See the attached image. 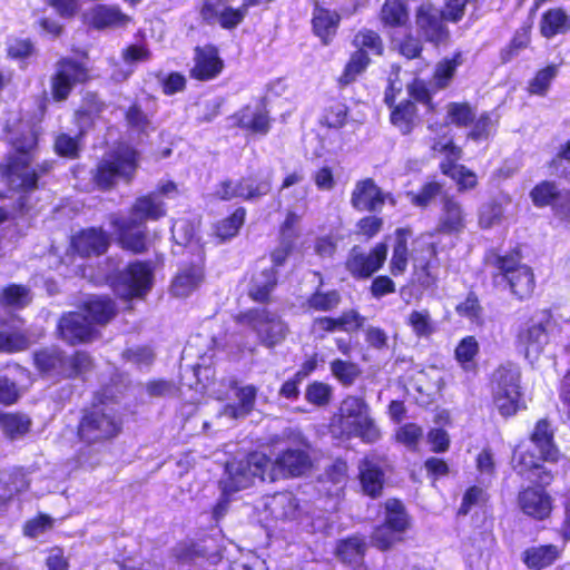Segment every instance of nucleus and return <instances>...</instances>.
Here are the masks:
<instances>
[{
	"mask_svg": "<svg viewBox=\"0 0 570 570\" xmlns=\"http://www.w3.org/2000/svg\"><path fill=\"white\" fill-rule=\"evenodd\" d=\"M559 67L557 65L548 66L537 72L529 83V91L532 95L544 96L549 90L552 80L557 77Z\"/></svg>",
	"mask_w": 570,
	"mask_h": 570,
	"instance_id": "13d9d810",
	"label": "nucleus"
},
{
	"mask_svg": "<svg viewBox=\"0 0 570 570\" xmlns=\"http://www.w3.org/2000/svg\"><path fill=\"white\" fill-rule=\"evenodd\" d=\"M442 129L444 130L442 139L432 146L434 151L445 156V160L440 165L441 171L458 184L460 191L473 189L478 184L476 175L465 166L455 164L461 158V149L448 137L449 127L442 126Z\"/></svg>",
	"mask_w": 570,
	"mask_h": 570,
	"instance_id": "f8f14e48",
	"label": "nucleus"
},
{
	"mask_svg": "<svg viewBox=\"0 0 570 570\" xmlns=\"http://www.w3.org/2000/svg\"><path fill=\"white\" fill-rule=\"evenodd\" d=\"M511 204V198L507 195L483 204L479 212V224L482 228H491L500 225L504 220L505 207Z\"/></svg>",
	"mask_w": 570,
	"mask_h": 570,
	"instance_id": "72a5a7b5",
	"label": "nucleus"
},
{
	"mask_svg": "<svg viewBox=\"0 0 570 570\" xmlns=\"http://www.w3.org/2000/svg\"><path fill=\"white\" fill-rule=\"evenodd\" d=\"M347 119V107L338 100H332L324 108L321 124L333 129L342 128Z\"/></svg>",
	"mask_w": 570,
	"mask_h": 570,
	"instance_id": "49530a36",
	"label": "nucleus"
},
{
	"mask_svg": "<svg viewBox=\"0 0 570 570\" xmlns=\"http://www.w3.org/2000/svg\"><path fill=\"white\" fill-rule=\"evenodd\" d=\"M493 265L509 284L511 293L519 299L529 298L535 287L532 269L520 263L517 255L495 256Z\"/></svg>",
	"mask_w": 570,
	"mask_h": 570,
	"instance_id": "9d476101",
	"label": "nucleus"
},
{
	"mask_svg": "<svg viewBox=\"0 0 570 570\" xmlns=\"http://www.w3.org/2000/svg\"><path fill=\"white\" fill-rule=\"evenodd\" d=\"M239 198L255 199L267 195L271 190V177L264 178H244L238 180Z\"/></svg>",
	"mask_w": 570,
	"mask_h": 570,
	"instance_id": "c03bdc74",
	"label": "nucleus"
},
{
	"mask_svg": "<svg viewBox=\"0 0 570 570\" xmlns=\"http://www.w3.org/2000/svg\"><path fill=\"white\" fill-rule=\"evenodd\" d=\"M271 459L259 452L250 453L242 460H232L225 465V473L219 482L223 497L249 488L256 479L268 480L267 466Z\"/></svg>",
	"mask_w": 570,
	"mask_h": 570,
	"instance_id": "20e7f679",
	"label": "nucleus"
},
{
	"mask_svg": "<svg viewBox=\"0 0 570 570\" xmlns=\"http://www.w3.org/2000/svg\"><path fill=\"white\" fill-rule=\"evenodd\" d=\"M410 232L406 229L396 230V239L390 262V272L393 276L404 274L409 263L407 239Z\"/></svg>",
	"mask_w": 570,
	"mask_h": 570,
	"instance_id": "c9c22d12",
	"label": "nucleus"
},
{
	"mask_svg": "<svg viewBox=\"0 0 570 570\" xmlns=\"http://www.w3.org/2000/svg\"><path fill=\"white\" fill-rule=\"evenodd\" d=\"M36 367L50 377H72L87 371L91 358L85 352L67 356L58 347H47L35 353Z\"/></svg>",
	"mask_w": 570,
	"mask_h": 570,
	"instance_id": "0eeeda50",
	"label": "nucleus"
},
{
	"mask_svg": "<svg viewBox=\"0 0 570 570\" xmlns=\"http://www.w3.org/2000/svg\"><path fill=\"white\" fill-rule=\"evenodd\" d=\"M204 250H198L195 259L190 264H184L179 267L171 282V293L176 297H187L194 293L204 281Z\"/></svg>",
	"mask_w": 570,
	"mask_h": 570,
	"instance_id": "aec40b11",
	"label": "nucleus"
},
{
	"mask_svg": "<svg viewBox=\"0 0 570 570\" xmlns=\"http://www.w3.org/2000/svg\"><path fill=\"white\" fill-rule=\"evenodd\" d=\"M541 461H544L541 453L535 454L529 450H525L522 445H519L514 450L513 464L514 469L520 474L540 469Z\"/></svg>",
	"mask_w": 570,
	"mask_h": 570,
	"instance_id": "864d4df0",
	"label": "nucleus"
},
{
	"mask_svg": "<svg viewBox=\"0 0 570 570\" xmlns=\"http://www.w3.org/2000/svg\"><path fill=\"white\" fill-rule=\"evenodd\" d=\"M30 291L21 285H10L6 287L0 296V302L9 307L22 308L31 302Z\"/></svg>",
	"mask_w": 570,
	"mask_h": 570,
	"instance_id": "8fccbe9b",
	"label": "nucleus"
},
{
	"mask_svg": "<svg viewBox=\"0 0 570 570\" xmlns=\"http://www.w3.org/2000/svg\"><path fill=\"white\" fill-rule=\"evenodd\" d=\"M88 78V70L83 63L63 58L56 65L55 73L51 77V92L57 101L66 100L78 83H82Z\"/></svg>",
	"mask_w": 570,
	"mask_h": 570,
	"instance_id": "2eb2a0df",
	"label": "nucleus"
},
{
	"mask_svg": "<svg viewBox=\"0 0 570 570\" xmlns=\"http://www.w3.org/2000/svg\"><path fill=\"white\" fill-rule=\"evenodd\" d=\"M0 422L3 433L10 440L23 436L29 431L31 423L26 415L13 413L0 415Z\"/></svg>",
	"mask_w": 570,
	"mask_h": 570,
	"instance_id": "37998d69",
	"label": "nucleus"
},
{
	"mask_svg": "<svg viewBox=\"0 0 570 570\" xmlns=\"http://www.w3.org/2000/svg\"><path fill=\"white\" fill-rule=\"evenodd\" d=\"M465 225L466 215L462 205L452 197H445L438 220L436 233L458 235L464 230Z\"/></svg>",
	"mask_w": 570,
	"mask_h": 570,
	"instance_id": "b1692460",
	"label": "nucleus"
},
{
	"mask_svg": "<svg viewBox=\"0 0 570 570\" xmlns=\"http://www.w3.org/2000/svg\"><path fill=\"white\" fill-rule=\"evenodd\" d=\"M245 215L246 212L244 208H237L229 217L216 225V236L222 240L236 236L244 224Z\"/></svg>",
	"mask_w": 570,
	"mask_h": 570,
	"instance_id": "3c124183",
	"label": "nucleus"
},
{
	"mask_svg": "<svg viewBox=\"0 0 570 570\" xmlns=\"http://www.w3.org/2000/svg\"><path fill=\"white\" fill-rule=\"evenodd\" d=\"M86 314L78 312L63 315L58 324L60 337L69 344L90 341L95 335L94 324L109 322L116 313L115 303L102 296L90 297L83 306Z\"/></svg>",
	"mask_w": 570,
	"mask_h": 570,
	"instance_id": "7ed1b4c3",
	"label": "nucleus"
},
{
	"mask_svg": "<svg viewBox=\"0 0 570 570\" xmlns=\"http://www.w3.org/2000/svg\"><path fill=\"white\" fill-rule=\"evenodd\" d=\"M337 428L347 438H360L374 443L381 438L380 429L370 415V407L357 396H347L340 406Z\"/></svg>",
	"mask_w": 570,
	"mask_h": 570,
	"instance_id": "39448f33",
	"label": "nucleus"
},
{
	"mask_svg": "<svg viewBox=\"0 0 570 570\" xmlns=\"http://www.w3.org/2000/svg\"><path fill=\"white\" fill-rule=\"evenodd\" d=\"M446 116L456 126H468L474 117V111L469 104L451 102L446 106Z\"/></svg>",
	"mask_w": 570,
	"mask_h": 570,
	"instance_id": "e2e57ef3",
	"label": "nucleus"
},
{
	"mask_svg": "<svg viewBox=\"0 0 570 570\" xmlns=\"http://www.w3.org/2000/svg\"><path fill=\"white\" fill-rule=\"evenodd\" d=\"M256 387L247 385L236 391L237 404H226L222 411V415L230 419H238L247 415L254 407L256 400Z\"/></svg>",
	"mask_w": 570,
	"mask_h": 570,
	"instance_id": "f704fd0d",
	"label": "nucleus"
},
{
	"mask_svg": "<svg viewBox=\"0 0 570 570\" xmlns=\"http://www.w3.org/2000/svg\"><path fill=\"white\" fill-rule=\"evenodd\" d=\"M497 124H498V118L493 117L492 114H489V112L482 114L476 119L471 131L469 132V138H471L472 140H475V141L489 139L494 134Z\"/></svg>",
	"mask_w": 570,
	"mask_h": 570,
	"instance_id": "052dcab7",
	"label": "nucleus"
},
{
	"mask_svg": "<svg viewBox=\"0 0 570 570\" xmlns=\"http://www.w3.org/2000/svg\"><path fill=\"white\" fill-rule=\"evenodd\" d=\"M389 202L395 205L396 202L391 194L383 193L382 189L371 178L358 180L351 194V205L361 212H377Z\"/></svg>",
	"mask_w": 570,
	"mask_h": 570,
	"instance_id": "a211bd4d",
	"label": "nucleus"
},
{
	"mask_svg": "<svg viewBox=\"0 0 570 570\" xmlns=\"http://www.w3.org/2000/svg\"><path fill=\"white\" fill-rule=\"evenodd\" d=\"M36 338H31L21 327V321H13L11 326L0 330V352L12 354L27 350Z\"/></svg>",
	"mask_w": 570,
	"mask_h": 570,
	"instance_id": "c85d7f7f",
	"label": "nucleus"
},
{
	"mask_svg": "<svg viewBox=\"0 0 570 570\" xmlns=\"http://www.w3.org/2000/svg\"><path fill=\"white\" fill-rule=\"evenodd\" d=\"M518 502L522 512L535 520L547 519L552 511V499L542 488H527L519 493Z\"/></svg>",
	"mask_w": 570,
	"mask_h": 570,
	"instance_id": "412c9836",
	"label": "nucleus"
},
{
	"mask_svg": "<svg viewBox=\"0 0 570 570\" xmlns=\"http://www.w3.org/2000/svg\"><path fill=\"white\" fill-rule=\"evenodd\" d=\"M415 106L410 102H402L391 114V121L402 134H409L413 127Z\"/></svg>",
	"mask_w": 570,
	"mask_h": 570,
	"instance_id": "5fc2aeb1",
	"label": "nucleus"
},
{
	"mask_svg": "<svg viewBox=\"0 0 570 570\" xmlns=\"http://www.w3.org/2000/svg\"><path fill=\"white\" fill-rule=\"evenodd\" d=\"M463 62L462 53L456 52L454 56L449 59L445 58L440 61L434 70L433 76V85L438 89L445 88L451 81L456 68L461 66Z\"/></svg>",
	"mask_w": 570,
	"mask_h": 570,
	"instance_id": "79ce46f5",
	"label": "nucleus"
},
{
	"mask_svg": "<svg viewBox=\"0 0 570 570\" xmlns=\"http://www.w3.org/2000/svg\"><path fill=\"white\" fill-rule=\"evenodd\" d=\"M360 480L363 491L370 497L381 494L383 488V472L379 464L366 458L360 464Z\"/></svg>",
	"mask_w": 570,
	"mask_h": 570,
	"instance_id": "2f4dec72",
	"label": "nucleus"
},
{
	"mask_svg": "<svg viewBox=\"0 0 570 570\" xmlns=\"http://www.w3.org/2000/svg\"><path fill=\"white\" fill-rule=\"evenodd\" d=\"M330 368L333 376L345 386L352 385L361 374L357 364L340 358L333 360L330 364Z\"/></svg>",
	"mask_w": 570,
	"mask_h": 570,
	"instance_id": "09e8293b",
	"label": "nucleus"
},
{
	"mask_svg": "<svg viewBox=\"0 0 570 570\" xmlns=\"http://www.w3.org/2000/svg\"><path fill=\"white\" fill-rule=\"evenodd\" d=\"M11 150L0 165L3 180L13 190L29 191L37 186V173L31 167L37 149V132L28 124L10 130Z\"/></svg>",
	"mask_w": 570,
	"mask_h": 570,
	"instance_id": "f257e3e1",
	"label": "nucleus"
},
{
	"mask_svg": "<svg viewBox=\"0 0 570 570\" xmlns=\"http://www.w3.org/2000/svg\"><path fill=\"white\" fill-rule=\"evenodd\" d=\"M382 21L389 26H401L407 19V12L401 0H386L382 11Z\"/></svg>",
	"mask_w": 570,
	"mask_h": 570,
	"instance_id": "bf43d9fd",
	"label": "nucleus"
},
{
	"mask_svg": "<svg viewBox=\"0 0 570 570\" xmlns=\"http://www.w3.org/2000/svg\"><path fill=\"white\" fill-rule=\"evenodd\" d=\"M311 465L308 454L303 449H287L267 466L268 481L279 478L298 476Z\"/></svg>",
	"mask_w": 570,
	"mask_h": 570,
	"instance_id": "6ab92c4d",
	"label": "nucleus"
},
{
	"mask_svg": "<svg viewBox=\"0 0 570 570\" xmlns=\"http://www.w3.org/2000/svg\"><path fill=\"white\" fill-rule=\"evenodd\" d=\"M120 424L112 409L95 407L82 417L79 435L88 443L109 440L119 433Z\"/></svg>",
	"mask_w": 570,
	"mask_h": 570,
	"instance_id": "4468645a",
	"label": "nucleus"
},
{
	"mask_svg": "<svg viewBox=\"0 0 570 570\" xmlns=\"http://www.w3.org/2000/svg\"><path fill=\"white\" fill-rule=\"evenodd\" d=\"M365 551V543L361 538L353 537L338 543L337 556L347 563L358 562Z\"/></svg>",
	"mask_w": 570,
	"mask_h": 570,
	"instance_id": "603ef678",
	"label": "nucleus"
},
{
	"mask_svg": "<svg viewBox=\"0 0 570 570\" xmlns=\"http://www.w3.org/2000/svg\"><path fill=\"white\" fill-rule=\"evenodd\" d=\"M416 24L425 39L435 45L442 43L448 38V31L442 22L441 11L431 6L422 4L416 14Z\"/></svg>",
	"mask_w": 570,
	"mask_h": 570,
	"instance_id": "5701e85b",
	"label": "nucleus"
},
{
	"mask_svg": "<svg viewBox=\"0 0 570 570\" xmlns=\"http://www.w3.org/2000/svg\"><path fill=\"white\" fill-rule=\"evenodd\" d=\"M171 234L177 244L185 246L196 256L198 250H203L198 240H195V227L186 219H177L171 226Z\"/></svg>",
	"mask_w": 570,
	"mask_h": 570,
	"instance_id": "a19ab883",
	"label": "nucleus"
},
{
	"mask_svg": "<svg viewBox=\"0 0 570 570\" xmlns=\"http://www.w3.org/2000/svg\"><path fill=\"white\" fill-rule=\"evenodd\" d=\"M72 247L81 256L100 255L109 245V237L105 232L89 228L72 238Z\"/></svg>",
	"mask_w": 570,
	"mask_h": 570,
	"instance_id": "bb28decb",
	"label": "nucleus"
},
{
	"mask_svg": "<svg viewBox=\"0 0 570 570\" xmlns=\"http://www.w3.org/2000/svg\"><path fill=\"white\" fill-rule=\"evenodd\" d=\"M240 318L256 333L259 343L268 348L281 344L288 333V326L282 317L266 308L250 309Z\"/></svg>",
	"mask_w": 570,
	"mask_h": 570,
	"instance_id": "1a4fd4ad",
	"label": "nucleus"
},
{
	"mask_svg": "<svg viewBox=\"0 0 570 570\" xmlns=\"http://www.w3.org/2000/svg\"><path fill=\"white\" fill-rule=\"evenodd\" d=\"M531 442L544 461L557 462L559 451L553 442V431L547 420H540L531 435Z\"/></svg>",
	"mask_w": 570,
	"mask_h": 570,
	"instance_id": "c756f323",
	"label": "nucleus"
},
{
	"mask_svg": "<svg viewBox=\"0 0 570 570\" xmlns=\"http://www.w3.org/2000/svg\"><path fill=\"white\" fill-rule=\"evenodd\" d=\"M165 214L164 202L158 194L151 193L136 200L128 219L114 214L110 216V224L124 248L141 253L146 249V237L141 230L134 232V229L140 227L146 220H157Z\"/></svg>",
	"mask_w": 570,
	"mask_h": 570,
	"instance_id": "f03ea898",
	"label": "nucleus"
},
{
	"mask_svg": "<svg viewBox=\"0 0 570 570\" xmlns=\"http://www.w3.org/2000/svg\"><path fill=\"white\" fill-rule=\"evenodd\" d=\"M264 508L273 520L296 521L303 514V509L292 492H279L267 497Z\"/></svg>",
	"mask_w": 570,
	"mask_h": 570,
	"instance_id": "4be33fe9",
	"label": "nucleus"
},
{
	"mask_svg": "<svg viewBox=\"0 0 570 570\" xmlns=\"http://www.w3.org/2000/svg\"><path fill=\"white\" fill-rule=\"evenodd\" d=\"M340 22V16L335 11H330L323 7L316 6L313 13V28L315 33L327 45L336 33Z\"/></svg>",
	"mask_w": 570,
	"mask_h": 570,
	"instance_id": "7c9ffc66",
	"label": "nucleus"
},
{
	"mask_svg": "<svg viewBox=\"0 0 570 570\" xmlns=\"http://www.w3.org/2000/svg\"><path fill=\"white\" fill-rule=\"evenodd\" d=\"M570 28L569 17L562 9H550L540 21L541 35L546 38H552L559 33H564Z\"/></svg>",
	"mask_w": 570,
	"mask_h": 570,
	"instance_id": "e433bc0d",
	"label": "nucleus"
},
{
	"mask_svg": "<svg viewBox=\"0 0 570 570\" xmlns=\"http://www.w3.org/2000/svg\"><path fill=\"white\" fill-rule=\"evenodd\" d=\"M400 535L410 527V519L404 505L395 499L385 502V522Z\"/></svg>",
	"mask_w": 570,
	"mask_h": 570,
	"instance_id": "4c0bfd02",
	"label": "nucleus"
},
{
	"mask_svg": "<svg viewBox=\"0 0 570 570\" xmlns=\"http://www.w3.org/2000/svg\"><path fill=\"white\" fill-rule=\"evenodd\" d=\"M154 273L149 263L135 262L128 265L114 279L112 287L117 295L129 299L145 296L153 286Z\"/></svg>",
	"mask_w": 570,
	"mask_h": 570,
	"instance_id": "ddd939ff",
	"label": "nucleus"
},
{
	"mask_svg": "<svg viewBox=\"0 0 570 570\" xmlns=\"http://www.w3.org/2000/svg\"><path fill=\"white\" fill-rule=\"evenodd\" d=\"M401 535L396 533L386 523L375 528L372 534V543L381 550L389 549L394 542L400 540Z\"/></svg>",
	"mask_w": 570,
	"mask_h": 570,
	"instance_id": "338daca9",
	"label": "nucleus"
},
{
	"mask_svg": "<svg viewBox=\"0 0 570 570\" xmlns=\"http://www.w3.org/2000/svg\"><path fill=\"white\" fill-rule=\"evenodd\" d=\"M370 63V58L366 51L356 50L350 58L345 69L340 77L342 85H348L356 80V78L364 72Z\"/></svg>",
	"mask_w": 570,
	"mask_h": 570,
	"instance_id": "a18cd8bd",
	"label": "nucleus"
},
{
	"mask_svg": "<svg viewBox=\"0 0 570 570\" xmlns=\"http://www.w3.org/2000/svg\"><path fill=\"white\" fill-rule=\"evenodd\" d=\"M85 22L96 29L125 26L129 17L116 7L96 6L83 14Z\"/></svg>",
	"mask_w": 570,
	"mask_h": 570,
	"instance_id": "cd10ccee",
	"label": "nucleus"
},
{
	"mask_svg": "<svg viewBox=\"0 0 570 570\" xmlns=\"http://www.w3.org/2000/svg\"><path fill=\"white\" fill-rule=\"evenodd\" d=\"M137 153L130 147H119L98 165L95 180L101 188H108L118 179L129 180L137 168Z\"/></svg>",
	"mask_w": 570,
	"mask_h": 570,
	"instance_id": "6e6552de",
	"label": "nucleus"
},
{
	"mask_svg": "<svg viewBox=\"0 0 570 570\" xmlns=\"http://www.w3.org/2000/svg\"><path fill=\"white\" fill-rule=\"evenodd\" d=\"M341 302V295L337 291L321 292L316 291L307 299L308 307L315 311L327 312L335 308Z\"/></svg>",
	"mask_w": 570,
	"mask_h": 570,
	"instance_id": "680f3d73",
	"label": "nucleus"
},
{
	"mask_svg": "<svg viewBox=\"0 0 570 570\" xmlns=\"http://www.w3.org/2000/svg\"><path fill=\"white\" fill-rule=\"evenodd\" d=\"M27 488L28 481L21 471L0 475V499H8L13 493L21 492Z\"/></svg>",
	"mask_w": 570,
	"mask_h": 570,
	"instance_id": "6e6d98bb",
	"label": "nucleus"
},
{
	"mask_svg": "<svg viewBox=\"0 0 570 570\" xmlns=\"http://www.w3.org/2000/svg\"><path fill=\"white\" fill-rule=\"evenodd\" d=\"M407 324L411 326L412 332L419 337H428L436 330L435 323L428 309L412 311L407 316Z\"/></svg>",
	"mask_w": 570,
	"mask_h": 570,
	"instance_id": "de8ad7c7",
	"label": "nucleus"
},
{
	"mask_svg": "<svg viewBox=\"0 0 570 570\" xmlns=\"http://www.w3.org/2000/svg\"><path fill=\"white\" fill-rule=\"evenodd\" d=\"M353 43L357 50L371 51L374 55H381L383 45L380 36L371 30H363L355 35Z\"/></svg>",
	"mask_w": 570,
	"mask_h": 570,
	"instance_id": "0e129e2a",
	"label": "nucleus"
},
{
	"mask_svg": "<svg viewBox=\"0 0 570 570\" xmlns=\"http://www.w3.org/2000/svg\"><path fill=\"white\" fill-rule=\"evenodd\" d=\"M561 554V549L553 544L532 547L524 551L523 562L528 568L540 570L551 566Z\"/></svg>",
	"mask_w": 570,
	"mask_h": 570,
	"instance_id": "473e14b6",
	"label": "nucleus"
},
{
	"mask_svg": "<svg viewBox=\"0 0 570 570\" xmlns=\"http://www.w3.org/2000/svg\"><path fill=\"white\" fill-rule=\"evenodd\" d=\"M276 285V273L273 268L264 269L253 276L249 296L256 302H264Z\"/></svg>",
	"mask_w": 570,
	"mask_h": 570,
	"instance_id": "58836bf2",
	"label": "nucleus"
},
{
	"mask_svg": "<svg viewBox=\"0 0 570 570\" xmlns=\"http://www.w3.org/2000/svg\"><path fill=\"white\" fill-rule=\"evenodd\" d=\"M386 256L387 246L383 243L376 244L367 254L358 247H353L345 266L353 277L368 278L383 266Z\"/></svg>",
	"mask_w": 570,
	"mask_h": 570,
	"instance_id": "dca6fc26",
	"label": "nucleus"
},
{
	"mask_svg": "<svg viewBox=\"0 0 570 570\" xmlns=\"http://www.w3.org/2000/svg\"><path fill=\"white\" fill-rule=\"evenodd\" d=\"M561 193L553 183L542 181L531 190L530 196L537 207L548 205L553 207V203L558 200Z\"/></svg>",
	"mask_w": 570,
	"mask_h": 570,
	"instance_id": "4d7b16f0",
	"label": "nucleus"
},
{
	"mask_svg": "<svg viewBox=\"0 0 570 570\" xmlns=\"http://www.w3.org/2000/svg\"><path fill=\"white\" fill-rule=\"evenodd\" d=\"M432 234L422 235L414 242L413 282L423 288H430L436 283V276L431 272L430 258L436 255V247L431 242Z\"/></svg>",
	"mask_w": 570,
	"mask_h": 570,
	"instance_id": "f3484780",
	"label": "nucleus"
},
{
	"mask_svg": "<svg viewBox=\"0 0 570 570\" xmlns=\"http://www.w3.org/2000/svg\"><path fill=\"white\" fill-rule=\"evenodd\" d=\"M422 435L423 431L419 425L407 423L397 429L395 438L409 449H415Z\"/></svg>",
	"mask_w": 570,
	"mask_h": 570,
	"instance_id": "69168bd1",
	"label": "nucleus"
},
{
	"mask_svg": "<svg viewBox=\"0 0 570 570\" xmlns=\"http://www.w3.org/2000/svg\"><path fill=\"white\" fill-rule=\"evenodd\" d=\"M479 343L474 336H465L458 344L454 354L461 367L466 371H475V356L479 353Z\"/></svg>",
	"mask_w": 570,
	"mask_h": 570,
	"instance_id": "ea45409f",
	"label": "nucleus"
},
{
	"mask_svg": "<svg viewBox=\"0 0 570 570\" xmlns=\"http://www.w3.org/2000/svg\"><path fill=\"white\" fill-rule=\"evenodd\" d=\"M195 65L190 70L191 77L198 80H209L217 77L223 69V61L214 47L197 48Z\"/></svg>",
	"mask_w": 570,
	"mask_h": 570,
	"instance_id": "393cba45",
	"label": "nucleus"
},
{
	"mask_svg": "<svg viewBox=\"0 0 570 570\" xmlns=\"http://www.w3.org/2000/svg\"><path fill=\"white\" fill-rule=\"evenodd\" d=\"M237 125L254 134L266 135L271 127V120L266 107L262 102L247 105L236 115Z\"/></svg>",
	"mask_w": 570,
	"mask_h": 570,
	"instance_id": "a878e982",
	"label": "nucleus"
},
{
	"mask_svg": "<svg viewBox=\"0 0 570 570\" xmlns=\"http://www.w3.org/2000/svg\"><path fill=\"white\" fill-rule=\"evenodd\" d=\"M551 325V315L542 312L525 323L517 334V348L530 362H534L549 343L548 328Z\"/></svg>",
	"mask_w": 570,
	"mask_h": 570,
	"instance_id": "9b49d317",
	"label": "nucleus"
},
{
	"mask_svg": "<svg viewBox=\"0 0 570 570\" xmlns=\"http://www.w3.org/2000/svg\"><path fill=\"white\" fill-rule=\"evenodd\" d=\"M520 377L519 366L512 363L499 366L492 374L493 403L503 416H512L521 407Z\"/></svg>",
	"mask_w": 570,
	"mask_h": 570,
	"instance_id": "423d86ee",
	"label": "nucleus"
},
{
	"mask_svg": "<svg viewBox=\"0 0 570 570\" xmlns=\"http://www.w3.org/2000/svg\"><path fill=\"white\" fill-rule=\"evenodd\" d=\"M332 387L322 382H314L306 390V400L315 405H325L330 402Z\"/></svg>",
	"mask_w": 570,
	"mask_h": 570,
	"instance_id": "774afa93",
	"label": "nucleus"
}]
</instances>
